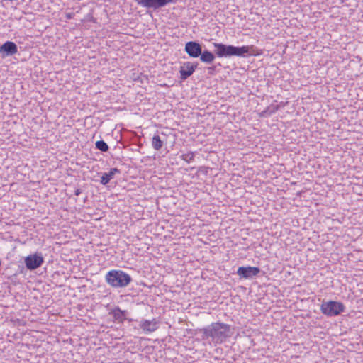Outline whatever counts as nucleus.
<instances>
[{
    "label": "nucleus",
    "mask_w": 363,
    "mask_h": 363,
    "mask_svg": "<svg viewBox=\"0 0 363 363\" xmlns=\"http://www.w3.org/2000/svg\"><path fill=\"white\" fill-rule=\"evenodd\" d=\"M184 50L189 57L196 58L202 54V46L196 41H189L185 44Z\"/></svg>",
    "instance_id": "0eeeda50"
},
{
    "label": "nucleus",
    "mask_w": 363,
    "mask_h": 363,
    "mask_svg": "<svg viewBox=\"0 0 363 363\" xmlns=\"http://www.w3.org/2000/svg\"><path fill=\"white\" fill-rule=\"evenodd\" d=\"M110 314L113 315V318L119 323H123L126 319V311H122L119 307L113 309Z\"/></svg>",
    "instance_id": "f8f14e48"
},
{
    "label": "nucleus",
    "mask_w": 363,
    "mask_h": 363,
    "mask_svg": "<svg viewBox=\"0 0 363 363\" xmlns=\"http://www.w3.org/2000/svg\"><path fill=\"white\" fill-rule=\"evenodd\" d=\"M215 55L218 57H230L233 56L245 57L247 56H257L261 52L253 45L241 47L232 45H225L220 43H213Z\"/></svg>",
    "instance_id": "f257e3e1"
},
{
    "label": "nucleus",
    "mask_w": 363,
    "mask_h": 363,
    "mask_svg": "<svg viewBox=\"0 0 363 363\" xmlns=\"http://www.w3.org/2000/svg\"><path fill=\"white\" fill-rule=\"evenodd\" d=\"M139 327L146 333L155 331L159 327V322L153 318L151 320H142L140 321Z\"/></svg>",
    "instance_id": "9b49d317"
},
{
    "label": "nucleus",
    "mask_w": 363,
    "mask_h": 363,
    "mask_svg": "<svg viewBox=\"0 0 363 363\" xmlns=\"http://www.w3.org/2000/svg\"><path fill=\"white\" fill-rule=\"evenodd\" d=\"M120 171L117 168H112L108 172H105L101 177V184L103 185L107 184L114 177L116 173Z\"/></svg>",
    "instance_id": "ddd939ff"
},
{
    "label": "nucleus",
    "mask_w": 363,
    "mask_h": 363,
    "mask_svg": "<svg viewBox=\"0 0 363 363\" xmlns=\"http://www.w3.org/2000/svg\"><path fill=\"white\" fill-rule=\"evenodd\" d=\"M82 193V190L80 189H77L75 191H74V194L76 196H79L80 194Z\"/></svg>",
    "instance_id": "6ab92c4d"
},
{
    "label": "nucleus",
    "mask_w": 363,
    "mask_h": 363,
    "mask_svg": "<svg viewBox=\"0 0 363 363\" xmlns=\"http://www.w3.org/2000/svg\"><path fill=\"white\" fill-rule=\"evenodd\" d=\"M198 63H191L190 62H184L179 69L180 79L186 80L188 77L193 74L197 68Z\"/></svg>",
    "instance_id": "9d476101"
},
{
    "label": "nucleus",
    "mask_w": 363,
    "mask_h": 363,
    "mask_svg": "<svg viewBox=\"0 0 363 363\" xmlns=\"http://www.w3.org/2000/svg\"><path fill=\"white\" fill-rule=\"evenodd\" d=\"M135 1L143 7L155 10L171 3V0H135Z\"/></svg>",
    "instance_id": "6e6552de"
},
{
    "label": "nucleus",
    "mask_w": 363,
    "mask_h": 363,
    "mask_svg": "<svg viewBox=\"0 0 363 363\" xmlns=\"http://www.w3.org/2000/svg\"><path fill=\"white\" fill-rule=\"evenodd\" d=\"M17 52L18 47L16 44L12 41H6L0 46V56L1 58L12 56L17 53Z\"/></svg>",
    "instance_id": "1a4fd4ad"
},
{
    "label": "nucleus",
    "mask_w": 363,
    "mask_h": 363,
    "mask_svg": "<svg viewBox=\"0 0 363 363\" xmlns=\"http://www.w3.org/2000/svg\"><path fill=\"white\" fill-rule=\"evenodd\" d=\"M177 0H171V3L172 2H175Z\"/></svg>",
    "instance_id": "4be33fe9"
},
{
    "label": "nucleus",
    "mask_w": 363,
    "mask_h": 363,
    "mask_svg": "<svg viewBox=\"0 0 363 363\" xmlns=\"http://www.w3.org/2000/svg\"><path fill=\"white\" fill-rule=\"evenodd\" d=\"M194 156H195V152H189L188 153H186V154H183L182 156H181V158L184 160L185 162L189 163L191 162L194 158Z\"/></svg>",
    "instance_id": "f3484780"
},
{
    "label": "nucleus",
    "mask_w": 363,
    "mask_h": 363,
    "mask_svg": "<svg viewBox=\"0 0 363 363\" xmlns=\"http://www.w3.org/2000/svg\"><path fill=\"white\" fill-rule=\"evenodd\" d=\"M152 146L155 150H160L163 146V141L158 135H155L152 138Z\"/></svg>",
    "instance_id": "2eb2a0df"
},
{
    "label": "nucleus",
    "mask_w": 363,
    "mask_h": 363,
    "mask_svg": "<svg viewBox=\"0 0 363 363\" xmlns=\"http://www.w3.org/2000/svg\"><path fill=\"white\" fill-rule=\"evenodd\" d=\"M260 271V269L257 267H240L238 269L237 274L240 278L250 279L257 276Z\"/></svg>",
    "instance_id": "423d86ee"
},
{
    "label": "nucleus",
    "mask_w": 363,
    "mask_h": 363,
    "mask_svg": "<svg viewBox=\"0 0 363 363\" xmlns=\"http://www.w3.org/2000/svg\"><path fill=\"white\" fill-rule=\"evenodd\" d=\"M106 281L113 288L126 287L132 281V277L122 270L113 269L105 276Z\"/></svg>",
    "instance_id": "7ed1b4c3"
},
{
    "label": "nucleus",
    "mask_w": 363,
    "mask_h": 363,
    "mask_svg": "<svg viewBox=\"0 0 363 363\" xmlns=\"http://www.w3.org/2000/svg\"><path fill=\"white\" fill-rule=\"evenodd\" d=\"M215 68L216 67L215 66H213V67H210L208 68V72L209 73H212L214 70H215Z\"/></svg>",
    "instance_id": "aec40b11"
},
{
    "label": "nucleus",
    "mask_w": 363,
    "mask_h": 363,
    "mask_svg": "<svg viewBox=\"0 0 363 363\" xmlns=\"http://www.w3.org/2000/svg\"><path fill=\"white\" fill-rule=\"evenodd\" d=\"M200 331L203 333V340L211 338L214 344H221L230 336V325L216 322L201 329Z\"/></svg>",
    "instance_id": "f03ea898"
},
{
    "label": "nucleus",
    "mask_w": 363,
    "mask_h": 363,
    "mask_svg": "<svg viewBox=\"0 0 363 363\" xmlns=\"http://www.w3.org/2000/svg\"><path fill=\"white\" fill-rule=\"evenodd\" d=\"M279 109V106L269 107L266 111H269L270 113H275Z\"/></svg>",
    "instance_id": "a211bd4d"
},
{
    "label": "nucleus",
    "mask_w": 363,
    "mask_h": 363,
    "mask_svg": "<svg viewBox=\"0 0 363 363\" xmlns=\"http://www.w3.org/2000/svg\"><path fill=\"white\" fill-rule=\"evenodd\" d=\"M26 267L29 270H35L40 267L44 262L41 253H35L25 257Z\"/></svg>",
    "instance_id": "39448f33"
},
{
    "label": "nucleus",
    "mask_w": 363,
    "mask_h": 363,
    "mask_svg": "<svg viewBox=\"0 0 363 363\" xmlns=\"http://www.w3.org/2000/svg\"><path fill=\"white\" fill-rule=\"evenodd\" d=\"M67 18H72V14H70V13H69V14H67Z\"/></svg>",
    "instance_id": "412c9836"
},
{
    "label": "nucleus",
    "mask_w": 363,
    "mask_h": 363,
    "mask_svg": "<svg viewBox=\"0 0 363 363\" xmlns=\"http://www.w3.org/2000/svg\"><path fill=\"white\" fill-rule=\"evenodd\" d=\"M96 148L101 152H107L108 150V146L104 140H99L95 144Z\"/></svg>",
    "instance_id": "dca6fc26"
},
{
    "label": "nucleus",
    "mask_w": 363,
    "mask_h": 363,
    "mask_svg": "<svg viewBox=\"0 0 363 363\" xmlns=\"http://www.w3.org/2000/svg\"><path fill=\"white\" fill-rule=\"evenodd\" d=\"M199 57L202 62L211 64L214 61L216 55L208 50H202V54Z\"/></svg>",
    "instance_id": "4468645a"
},
{
    "label": "nucleus",
    "mask_w": 363,
    "mask_h": 363,
    "mask_svg": "<svg viewBox=\"0 0 363 363\" xmlns=\"http://www.w3.org/2000/svg\"><path fill=\"white\" fill-rule=\"evenodd\" d=\"M345 306L341 302L330 301L323 302L320 306L321 312L327 316H336L345 311Z\"/></svg>",
    "instance_id": "20e7f679"
}]
</instances>
